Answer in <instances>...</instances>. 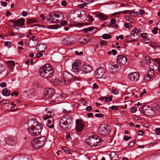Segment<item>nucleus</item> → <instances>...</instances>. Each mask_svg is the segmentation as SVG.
Wrapping results in <instances>:
<instances>
[{
    "instance_id": "obj_24",
    "label": "nucleus",
    "mask_w": 160,
    "mask_h": 160,
    "mask_svg": "<svg viewBox=\"0 0 160 160\" xmlns=\"http://www.w3.org/2000/svg\"><path fill=\"white\" fill-rule=\"evenodd\" d=\"M9 101H0V104L3 105H7V107H8L9 106V105L11 104L13 106H11L10 108H14L15 106H16V104H14L13 102H10L9 103Z\"/></svg>"
},
{
    "instance_id": "obj_35",
    "label": "nucleus",
    "mask_w": 160,
    "mask_h": 160,
    "mask_svg": "<svg viewBox=\"0 0 160 160\" xmlns=\"http://www.w3.org/2000/svg\"><path fill=\"white\" fill-rule=\"evenodd\" d=\"M102 37L104 39H107L111 38L112 37L108 34H104L102 35Z\"/></svg>"
},
{
    "instance_id": "obj_47",
    "label": "nucleus",
    "mask_w": 160,
    "mask_h": 160,
    "mask_svg": "<svg viewBox=\"0 0 160 160\" xmlns=\"http://www.w3.org/2000/svg\"><path fill=\"white\" fill-rule=\"evenodd\" d=\"M143 41L145 43H149L151 41L150 39L148 38L147 37L145 39H144Z\"/></svg>"
},
{
    "instance_id": "obj_32",
    "label": "nucleus",
    "mask_w": 160,
    "mask_h": 160,
    "mask_svg": "<svg viewBox=\"0 0 160 160\" xmlns=\"http://www.w3.org/2000/svg\"><path fill=\"white\" fill-rule=\"evenodd\" d=\"M2 93L3 95L6 96H8L10 95V92H9L8 90L6 88L3 89L2 90Z\"/></svg>"
},
{
    "instance_id": "obj_56",
    "label": "nucleus",
    "mask_w": 160,
    "mask_h": 160,
    "mask_svg": "<svg viewBox=\"0 0 160 160\" xmlns=\"http://www.w3.org/2000/svg\"><path fill=\"white\" fill-rule=\"evenodd\" d=\"M155 132L158 135L160 134V128H156L155 130Z\"/></svg>"
},
{
    "instance_id": "obj_20",
    "label": "nucleus",
    "mask_w": 160,
    "mask_h": 160,
    "mask_svg": "<svg viewBox=\"0 0 160 160\" xmlns=\"http://www.w3.org/2000/svg\"><path fill=\"white\" fill-rule=\"evenodd\" d=\"M45 111H46V114L45 115L43 116L42 118L45 121L48 118H51L53 115L52 114V112L51 111L48 110V108H46Z\"/></svg>"
},
{
    "instance_id": "obj_30",
    "label": "nucleus",
    "mask_w": 160,
    "mask_h": 160,
    "mask_svg": "<svg viewBox=\"0 0 160 160\" xmlns=\"http://www.w3.org/2000/svg\"><path fill=\"white\" fill-rule=\"evenodd\" d=\"M25 19L23 18H21L17 20V24L20 26H22L24 24Z\"/></svg>"
},
{
    "instance_id": "obj_6",
    "label": "nucleus",
    "mask_w": 160,
    "mask_h": 160,
    "mask_svg": "<svg viewBox=\"0 0 160 160\" xmlns=\"http://www.w3.org/2000/svg\"><path fill=\"white\" fill-rule=\"evenodd\" d=\"M109 127L106 124H103L100 126L98 129L99 134L102 136H106L109 133Z\"/></svg>"
},
{
    "instance_id": "obj_50",
    "label": "nucleus",
    "mask_w": 160,
    "mask_h": 160,
    "mask_svg": "<svg viewBox=\"0 0 160 160\" xmlns=\"http://www.w3.org/2000/svg\"><path fill=\"white\" fill-rule=\"evenodd\" d=\"M14 157V160H20L21 158V155H17Z\"/></svg>"
},
{
    "instance_id": "obj_39",
    "label": "nucleus",
    "mask_w": 160,
    "mask_h": 160,
    "mask_svg": "<svg viewBox=\"0 0 160 160\" xmlns=\"http://www.w3.org/2000/svg\"><path fill=\"white\" fill-rule=\"evenodd\" d=\"M62 148L63 150V151L65 152V153H70V149H68V148L65 147H62Z\"/></svg>"
},
{
    "instance_id": "obj_53",
    "label": "nucleus",
    "mask_w": 160,
    "mask_h": 160,
    "mask_svg": "<svg viewBox=\"0 0 160 160\" xmlns=\"http://www.w3.org/2000/svg\"><path fill=\"white\" fill-rule=\"evenodd\" d=\"M18 93L17 91H14L13 92H12L11 93V96H13L14 95L15 96H18Z\"/></svg>"
},
{
    "instance_id": "obj_7",
    "label": "nucleus",
    "mask_w": 160,
    "mask_h": 160,
    "mask_svg": "<svg viewBox=\"0 0 160 160\" xmlns=\"http://www.w3.org/2000/svg\"><path fill=\"white\" fill-rule=\"evenodd\" d=\"M27 125L28 126V128H30L37 126H38L41 125L42 124L39 123L36 118H32L29 119L27 122Z\"/></svg>"
},
{
    "instance_id": "obj_16",
    "label": "nucleus",
    "mask_w": 160,
    "mask_h": 160,
    "mask_svg": "<svg viewBox=\"0 0 160 160\" xmlns=\"http://www.w3.org/2000/svg\"><path fill=\"white\" fill-rule=\"evenodd\" d=\"M82 31L85 33L90 34H93L97 31V29L92 27L86 28L82 30Z\"/></svg>"
},
{
    "instance_id": "obj_62",
    "label": "nucleus",
    "mask_w": 160,
    "mask_h": 160,
    "mask_svg": "<svg viewBox=\"0 0 160 160\" xmlns=\"http://www.w3.org/2000/svg\"><path fill=\"white\" fill-rule=\"evenodd\" d=\"M131 138V137H129L128 136H126L124 137V140L126 141L128 140Z\"/></svg>"
},
{
    "instance_id": "obj_26",
    "label": "nucleus",
    "mask_w": 160,
    "mask_h": 160,
    "mask_svg": "<svg viewBox=\"0 0 160 160\" xmlns=\"http://www.w3.org/2000/svg\"><path fill=\"white\" fill-rule=\"evenodd\" d=\"M54 16L55 17H57V18H59L60 20H62L64 18V16L63 13L60 12H58L56 13H53Z\"/></svg>"
},
{
    "instance_id": "obj_64",
    "label": "nucleus",
    "mask_w": 160,
    "mask_h": 160,
    "mask_svg": "<svg viewBox=\"0 0 160 160\" xmlns=\"http://www.w3.org/2000/svg\"><path fill=\"white\" fill-rule=\"evenodd\" d=\"M61 5L63 6H65L67 5V3L65 1H62L61 3Z\"/></svg>"
},
{
    "instance_id": "obj_63",
    "label": "nucleus",
    "mask_w": 160,
    "mask_h": 160,
    "mask_svg": "<svg viewBox=\"0 0 160 160\" xmlns=\"http://www.w3.org/2000/svg\"><path fill=\"white\" fill-rule=\"evenodd\" d=\"M7 84L5 82H2L0 84V86L1 87L4 88L6 86Z\"/></svg>"
},
{
    "instance_id": "obj_49",
    "label": "nucleus",
    "mask_w": 160,
    "mask_h": 160,
    "mask_svg": "<svg viewBox=\"0 0 160 160\" xmlns=\"http://www.w3.org/2000/svg\"><path fill=\"white\" fill-rule=\"evenodd\" d=\"M4 67L2 64H0V73L2 72L4 70Z\"/></svg>"
},
{
    "instance_id": "obj_51",
    "label": "nucleus",
    "mask_w": 160,
    "mask_h": 160,
    "mask_svg": "<svg viewBox=\"0 0 160 160\" xmlns=\"http://www.w3.org/2000/svg\"><path fill=\"white\" fill-rule=\"evenodd\" d=\"M104 116L101 113H96L95 114V116L96 117L99 118H101Z\"/></svg>"
},
{
    "instance_id": "obj_8",
    "label": "nucleus",
    "mask_w": 160,
    "mask_h": 160,
    "mask_svg": "<svg viewBox=\"0 0 160 160\" xmlns=\"http://www.w3.org/2000/svg\"><path fill=\"white\" fill-rule=\"evenodd\" d=\"M53 90L52 89L48 88L45 89L44 90V94L43 98L44 99H50L53 95Z\"/></svg>"
},
{
    "instance_id": "obj_23",
    "label": "nucleus",
    "mask_w": 160,
    "mask_h": 160,
    "mask_svg": "<svg viewBox=\"0 0 160 160\" xmlns=\"http://www.w3.org/2000/svg\"><path fill=\"white\" fill-rule=\"evenodd\" d=\"M72 38L69 37H67L63 39L62 41V43L64 45H68L71 44L72 43L71 40Z\"/></svg>"
},
{
    "instance_id": "obj_27",
    "label": "nucleus",
    "mask_w": 160,
    "mask_h": 160,
    "mask_svg": "<svg viewBox=\"0 0 160 160\" xmlns=\"http://www.w3.org/2000/svg\"><path fill=\"white\" fill-rule=\"evenodd\" d=\"M109 156L112 160H118V156L117 154L114 152H111Z\"/></svg>"
},
{
    "instance_id": "obj_61",
    "label": "nucleus",
    "mask_w": 160,
    "mask_h": 160,
    "mask_svg": "<svg viewBox=\"0 0 160 160\" xmlns=\"http://www.w3.org/2000/svg\"><path fill=\"white\" fill-rule=\"evenodd\" d=\"M110 22L112 24H115L116 23V20L114 18H112L110 20Z\"/></svg>"
},
{
    "instance_id": "obj_14",
    "label": "nucleus",
    "mask_w": 160,
    "mask_h": 160,
    "mask_svg": "<svg viewBox=\"0 0 160 160\" xmlns=\"http://www.w3.org/2000/svg\"><path fill=\"white\" fill-rule=\"evenodd\" d=\"M117 61L118 62V63L121 65H124L125 64L127 61V59L125 56L123 55H119L118 56Z\"/></svg>"
},
{
    "instance_id": "obj_18",
    "label": "nucleus",
    "mask_w": 160,
    "mask_h": 160,
    "mask_svg": "<svg viewBox=\"0 0 160 160\" xmlns=\"http://www.w3.org/2000/svg\"><path fill=\"white\" fill-rule=\"evenodd\" d=\"M53 13L50 15L49 18L47 19V21H49L53 23H58L61 21V20L57 19V18L55 17V16H53Z\"/></svg>"
},
{
    "instance_id": "obj_9",
    "label": "nucleus",
    "mask_w": 160,
    "mask_h": 160,
    "mask_svg": "<svg viewBox=\"0 0 160 160\" xmlns=\"http://www.w3.org/2000/svg\"><path fill=\"white\" fill-rule=\"evenodd\" d=\"M71 74L67 72H63L62 78L65 84H67L69 83L72 78Z\"/></svg>"
},
{
    "instance_id": "obj_46",
    "label": "nucleus",
    "mask_w": 160,
    "mask_h": 160,
    "mask_svg": "<svg viewBox=\"0 0 160 160\" xmlns=\"http://www.w3.org/2000/svg\"><path fill=\"white\" fill-rule=\"evenodd\" d=\"M38 22V21L35 19H30L28 20V23H34Z\"/></svg>"
},
{
    "instance_id": "obj_41",
    "label": "nucleus",
    "mask_w": 160,
    "mask_h": 160,
    "mask_svg": "<svg viewBox=\"0 0 160 160\" xmlns=\"http://www.w3.org/2000/svg\"><path fill=\"white\" fill-rule=\"evenodd\" d=\"M150 45L151 47H152L154 48H155L158 47V45L154 42L151 43Z\"/></svg>"
},
{
    "instance_id": "obj_19",
    "label": "nucleus",
    "mask_w": 160,
    "mask_h": 160,
    "mask_svg": "<svg viewBox=\"0 0 160 160\" xmlns=\"http://www.w3.org/2000/svg\"><path fill=\"white\" fill-rule=\"evenodd\" d=\"M46 45L45 43H41L39 44L38 46L36 48V50L37 52H43L46 49Z\"/></svg>"
},
{
    "instance_id": "obj_11",
    "label": "nucleus",
    "mask_w": 160,
    "mask_h": 160,
    "mask_svg": "<svg viewBox=\"0 0 160 160\" xmlns=\"http://www.w3.org/2000/svg\"><path fill=\"white\" fill-rule=\"evenodd\" d=\"M76 126L75 128L77 131L80 132L83 129L85 125L81 119H76Z\"/></svg>"
},
{
    "instance_id": "obj_25",
    "label": "nucleus",
    "mask_w": 160,
    "mask_h": 160,
    "mask_svg": "<svg viewBox=\"0 0 160 160\" xmlns=\"http://www.w3.org/2000/svg\"><path fill=\"white\" fill-rule=\"evenodd\" d=\"M88 36L87 35H84L80 37L79 39V42L81 44H84L87 42Z\"/></svg>"
},
{
    "instance_id": "obj_48",
    "label": "nucleus",
    "mask_w": 160,
    "mask_h": 160,
    "mask_svg": "<svg viewBox=\"0 0 160 160\" xmlns=\"http://www.w3.org/2000/svg\"><path fill=\"white\" fill-rule=\"evenodd\" d=\"M12 43L10 41H6L4 42V45L6 46L11 45Z\"/></svg>"
},
{
    "instance_id": "obj_1",
    "label": "nucleus",
    "mask_w": 160,
    "mask_h": 160,
    "mask_svg": "<svg viewBox=\"0 0 160 160\" xmlns=\"http://www.w3.org/2000/svg\"><path fill=\"white\" fill-rule=\"evenodd\" d=\"M72 121L73 118L71 116L65 115L60 120V126L63 130H68L71 128Z\"/></svg>"
},
{
    "instance_id": "obj_2",
    "label": "nucleus",
    "mask_w": 160,
    "mask_h": 160,
    "mask_svg": "<svg viewBox=\"0 0 160 160\" xmlns=\"http://www.w3.org/2000/svg\"><path fill=\"white\" fill-rule=\"evenodd\" d=\"M41 76L45 78H49L53 75V70L49 64L43 66L40 69Z\"/></svg>"
},
{
    "instance_id": "obj_42",
    "label": "nucleus",
    "mask_w": 160,
    "mask_h": 160,
    "mask_svg": "<svg viewBox=\"0 0 160 160\" xmlns=\"http://www.w3.org/2000/svg\"><path fill=\"white\" fill-rule=\"evenodd\" d=\"M124 26L126 28H131L132 26L130 24L127 23H124Z\"/></svg>"
},
{
    "instance_id": "obj_52",
    "label": "nucleus",
    "mask_w": 160,
    "mask_h": 160,
    "mask_svg": "<svg viewBox=\"0 0 160 160\" xmlns=\"http://www.w3.org/2000/svg\"><path fill=\"white\" fill-rule=\"evenodd\" d=\"M66 97V95L64 93L60 95V98L61 99H65Z\"/></svg>"
},
{
    "instance_id": "obj_17",
    "label": "nucleus",
    "mask_w": 160,
    "mask_h": 160,
    "mask_svg": "<svg viewBox=\"0 0 160 160\" xmlns=\"http://www.w3.org/2000/svg\"><path fill=\"white\" fill-rule=\"evenodd\" d=\"M6 143L10 146H14L17 142V140L14 138H7L6 139Z\"/></svg>"
},
{
    "instance_id": "obj_38",
    "label": "nucleus",
    "mask_w": 160,
    "mask_h": 160,
    "mask_svg": "<svg viewBox=\"0 0 160 160\" xmlns=\"http://www.w3.org/2000/svg\"><path fill=\"white\" fill-rule=\"evenodd\" d=\"M152 78L149 76H148V74H145L144 77V79L145 81H147L150 80Z\"/></svg>"
},
{
    "instance_id": "obj_37",
    "label": "nucleus",
    "mask_w": 160,
    "mask_h": 160,
    "mask_svg": "<svg viewBox=\"0 0 160 160\" xmlns=\"http://www.w3.org/2000/svg\"><path fill=\"white\" fill-rule=\"evenodd\" d=\"M119 92V91L116 88H113L111 91V93L113 95H118Z\"/></svg>"
},
{
    "instance_id": "obj_59",
    "label": "nucleus",
    "mask_w": 160,
    "mask_h": 160,
    "mask_svg": "<svg viewBox=\"0 0 160 160\" xmlns=\"http://www.w3.org/2000/svg\"><path fill=\"white\" fill-rule=\"evenodd\" d=\"M137 108L136 107H132L131 109V112L132 113H134L136 111Z\"/></svg>"
},
{
    "instance_id": "obj_31",
    "label": "nucleus",
    "mask_w": 160,
    "mask_h": 160,
    "mask_svg": "<svg viewBox=\"0 0 160 160\" xmlns=\"http://www.w3.org/2000/svg\"><path fill=\"white\" fill-rule=\"evenodd\" d=\"M114 96L112 95H111L109 97H102L101 98H99V100H104L105 99V100H107L108 99H109V100H112L113 99H115L114 98H113Z\"/></svg>"
},
{
    "instance_id": "obj_28",
    "label": "nucleus",
    "mask_w": 160,
    "mask_h": 160,
    "mask_svg": "<svg viewBox=\"0 0 160 160\" xmlns=\"http://www.w3.org/2000/svg\"><path fill=\"white\" fill-rule=\"evenodd\" d=\"M7 64L9 69L12 70L13 69L15 63L14 62L12 61H9L8 62Z\"/></svg>"
},
{
    "instance_id": "obj_34",
    "label": "nucleus",
    "mask_w": 160,
    "mask_h": 160,
    "mask_svg": "<svg viewBox=\"0 0 160 160\" xmlns=\"http://www.w3.org/2000/svg\"><path fill=\"white\" fill-rule=\"evenodd\" d=\"M125 19L129 21L132 23H135V20L129 16H126L125 17Z\"/></svg>"
},
{
    "instance_id": "obj_57",
    "label": "nucleus",
    "mask_w": 160,
    "mask_h": 160,
    "mask_svg": "<svg viewBox=\"0 0 160 160\" xmlns=\"http://www.w3.org/2000/svg\"><path fill=\"white\" fill-rule=\"evenodd\" d=\"M1 5L3 7H6L7 5V3L4 1H1Z\"/></svg>"
},
{
    "instance_id": "obj_33",
    "label": "nucleus",
    "mask_w": 160,
    "mask_h": 160,
    "mask_svg": "<svg viewBox=\"0 0 160 160\" xmlns=\"http://www.w3.org/2000/svg\"><path fill=\"white\" fill-rule=\"evenodd\" d=\"M98 16L99 18H102L103 21L106 20L108 18V16L102 13H99Z\"/></svg>"
},
{
    "instance_id": "obj_45",
    "label": "nucleus",
    "mask_w": 160,
    "mask_h": 160,
    "mask_svg": "<svg viewBox=\"0 0 160 160\" xmlns=\"http://www.w3.org/2000/svg\"><path fill=\"white\" fill-rule=\"evenodd\" d=\"M159 29L158 27H155L152 30V32L154 34H156L158 33V30Z\"/></svg>"
},
{
    "instance_id": "obj_43",
    "label": "nucleus",
    "mask_w": 160,
    "mask_h": 160,
    "mask_svg": "<svg viewBox=\"0 0 160 160\" xmlns=\"http://www.w3.org/2000/svg\"><path fill=\"white\" fill-rule=\"evenodd\" d=\"M154 71L151 70L148 72L147 74L148 75V76H149L152 78L154 74Z\"/></svg>"
},
{
    "instance_id": "obj_55",
    "label": "nucleus",
    "mask_w": 160,
    "mask_h": 160,
    "mask_svg": "<svg viewBox=\"0 0 160 160\" xmlns=\"http://www.w3.org/2000/svg\"><path fill=\"white\" fill-rule=\"evenodd\" d=\"M138 13L136 12H130L129 14L130 15L132 16H135V15H138Z\"/></svg>"
},
{
    "instance_id": "obj_3",
    "label": "nucleus",
    "mask_w": 160,
    "mask_h": 160,
    "mask_svg": "<svg viewBox=\"0 0 160 160\" xmlns=\"http://www.w3.org/2000/svg\"><path fill=\"white\" fill-rule=\"evenodd\" d=\"M46 141L45 137H38L36 138L31 142L32 147L35 149H40L42 147Z\"/></svg>"
},
{
    "instance_id": "obj_54",
    "label": "nucleus",
    "mask_w": 160,
    "mask_h": 160,
    "mask_svg": "<svg viewBox=\"0 0 160 160\" xmlns=\"http://www.w3.org/2000/svg\"><path fill=\"white\" fill-rule=\"evenodd\" d=\"M60 24L62 26H65L67 24V22L66 21H63Z\"/></svg>"
},
{
    "instance_id": "obj_22",
    "label": "nucleus",
    "mask_w": 160,
    "mask_h": 160,
    "mask_svg": "<svg viewBox=\"0 0 160 160\" xmlns=\"http://www.w3.org/2000/svg\"><path fill=\"white\" fill-rule=\"evenodd\" d=\"M145 59L147 63H150L152 61H153V62H157L158 65L160 64V61L158 59L156 58L152 59L148 57H145Z\"/></svg>"
},
{
    "instance_id": "obj_40",
    "label": "nucleus",
    "mask_w": 160,
    "mask_h": 160,
    "mask_svg": "<svg viewBox=\"0 0 160 160\" xmlns=\"http://www.w3.org/2000/svg\"><path fill=\"white\" fill-rule=\"evenodd\" d=\"M99 44L101 46H106L107 45V42L106 41L102 40L100 42Z\"/></svg>"
},
{
    "instance_id": "obj_60",
    "label": "nucleus",
    "mask_w": 160,
    "mask_h": 160,
    "mask_svg": "<svg viewBox=\"0 0 160 160\" xmlns=\"http://www.w3.org/2000/svg\"><path fill=\"white\" fill-rule=\"evenodd\" d=\"M144 11L142 9H140L139 11V14L141 15H144Z\"/></svg>"
},
{
    "instance_id": "obj_21",
    "label": "nucleus",
    "mask_w": 160,
    "mask_h": 160,
    "mask_svg": "<svg viewBox=\"0 0 160 160\" xmlns=\"http://www.w3.org/2000/svg\"><path fill=\"white\" fill-rule=\"evenodd\" d=\"M82 71L85 73L90 72L92 71V68L90 65L86 64L83 65L82 68Z\"/></svg>"
},
{
    "instance_id": "obj_5",
    "label": "nucleus",
    "mask_w": 160,
    "mask_h": 160,
    "mask_svg": "<svg viewBox=\"0 0 160 160\" xmlns=\"http://www.w3.org/2000/svg\"><path fill=\"white\" fill-rule=\"evenodd\" d=\"M42 128L43 127L42 125H41L28 128V130L29 134L32 136H37L41 134Z\"/></svg>"
},
{
    "instance_id": "obj_4",
    "label": "nucleus",
    "mask_w": 160,
    "mask_h": 160,
    "mask_svg": "<svg viewBox=\"0 0 160 160\" xmlns=\"http://www.w3.org/2000/svg\"><path fill=\"white\" fill-rule=\"evenodd\" d=\"M102 142V140L101 139L98 138L97 136L94 135L90 136L86 140V142L87 144L91 147L100 145L101 144Z\"/></svg>"
},
{
    "instance_id": "obj_12",
    "label": "nucleus",
    "mask_w": 160,
    "mask_h": 160,
    "mask_svg": "<svg viewBox=\"0 0 160 160\" xmlns=\"http://www.w3.org/2000/svg\"><path fill=\"white\" fill-rule=\"evenodd\" d=\"M121 66L117 63V64H110L109 66V70L110 72H116L120 69Z\"/></svg>"
},
{
    "instance_id": "obj_29",
    "label": "nucleus",
    "mask_w": 160,
    "mask_h": 160,
    "mask_svg": "<svg viewBox=\"0 0 160 160\" xmlns=\"http://www.w3.org/2000/svg\"><path fill=\"white\" fill-rule=\"evenodd\" d=\"M139 38V35L136 33H134L131 34V37L130 38L132 39V41L136 40Z\"/></svg>"
},
{
    "instance_id": "obj_15",
    "label": "nucleus",
    "mask_w": 160,
    "mask_h": 160,
    "mask_svg": "<svg viewBox=\"0 0 160 160\" xmlns=\"http://www.w3.org/2000/svg\"><path fill=\"white\" fill-rule=\"evenodd\" d=\"M80 61L77 60L73 64L72 66V69L73 72H75L76 74H78L79 72V66L80 65Z\"/></svg>"
},
{
    "instance_id": "obj_58",
    "label": "nucleus",
    "mask_w": 160,
    "mask_h": 160,
    "mask_svg": "<svg viewBox=\"0 0 160 160\" xmlns=\"http://www.w3.org/2000/svg\"><path fill=\"white\" fill-rule=\"evenodd\" d=\"M81 103L82 105L83 106H87L88 104V103L87 102L85 101H81Z\"/></svg>"
},
{
    "instance_id": "obj_44",
    "label": "nucleus",
    "mask_w": 160,
    "mask_h": 160,
    "mask_svg": "<svg viewBox=\"0 0 160 160\" xmlns=\"http://www.w3.org/2000/svg\"><path fill=\"white\" fill-rule=\"evenodd\" d=\"M88 3L87 2H85L83 3L80 4L78 5V7H79V8H82L86 6Z\"/></svg>"
},
{
    "instance_id": "obj_36",
    "label": "nucleus",
    "mask_w": 160,
    "mask_h": 160,
    "mask_svg": "<svg viewBox=\"0 0 160 160\" xmlns=\"http://www.w3.org/2000/svg\"><path fill=\"white\" fill-rule=\"evenodd\" d=\"M51 121L50 120H47L46 125L47 127L50 128H53L54 125L53 124H52L51 125H49V124L51 123Z\"/></svg>"
},
{
    "instance_id": "obj_10",
    "label": "nucleus",
    "mask_w": 160,
    "mask_h": 160,
    "mask_svg": "<svg viewBox=\"0 0 160 160\" xmlns=\"http://www.w3.org/2000/svg\"><path fill=\"white\" fill-rule=\"evenodd\" d=\"M105 71L103 68L99 67L98 68L94 73V76L96 78H101L103 77Z\"/></svg>"
},
{
    "instance_id": "obj_13",
    "label": "nucleus",
    "mask_w": 160,
    "mask_h": 160,
    "mask_svg": "<svg viewBox=\"0 0 160 160\" xmlns=\"http://www.w3.org/2000/svg\"><path fill=\"white\" fill-rule=\"evenodd\" d=\"M128 77L131 81H137L139 78L140 75L138 72H134L130 73Z\"/></svg>"
}]
</instances>
